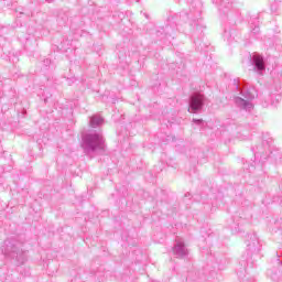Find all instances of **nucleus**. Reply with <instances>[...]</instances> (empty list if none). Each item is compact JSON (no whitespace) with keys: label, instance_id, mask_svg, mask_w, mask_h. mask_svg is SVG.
<instances>
[{"label":"nucleus","instance_id":"obj_1","mask_svg":"<svg viewBox=\"0 0 282 282\" xmlns=\"http://www.w3.org/2000/svg\"><path fill=\"white\" fill-rule=\"evenodd\" d=\"M82 149L85 155H94V153H105L107 144L101 131L89 130L82 134Z\"/></svg>","mask_w":282,"mask_h":282},{"label":"nucleus","instance_id":"obj_2","mask_svg":"<svg viewBox=\"0 0 282 282\" xmlns=\"http://www.w3.org/2000/svg\"><path fill=\"white\" fill-rule=\"evenodd\" d=\"M3 253L15 261V265H23L28 261V251L23 250V242L17 239L4 240Z\"/></svg>","mask_w":282,"mask_h":282},{"label":"nucleus","instance_id":"obj_3","mask_svg":"<svg viewBox=\"0 0 282 282\" xmlns=\"http://www.w3.org/2000/svg\"><path fill=\"white\" fill-rule=\"evenodd\" d=\"M236 89L241 91V95L243 96V98L241 97H235V104L237 107H239V109H243L245 111H250V109H252V102H250V100H254V94H252V91H250L248 88L243 87H239L238 84H236Z\"/></svg>","mask_w":282,"mask_h":282},{"label":"nucleus","instance_id":"obj_4","mask_svg":"<svg viewBox=\"0 0 282 282\" xmlns=\"http://www.w3.org/2000/svg\"><path fill=\"white\" fill-rule=\"evenodd\" d=\"M206 97L202 94H194L189 97V108L188 111L192 113H197V111H202L204 109V101Z\"/></svg>","mask_w":282,"mask_h":282},{"label":"nucleus","instance_id":"obj_5","mask_svg":"<svg viewBox=\"0 0 282 282\" xmlns=\"http://www.w3.org/2000/svg\"><path fill=\"white\" fill-rule=\"evenodd\" d=\"M249 58L253 65V72H257V74L263 76V72H265V61H263V56L254 54L253 56L250 55Z\"/></svg>","mask_w":282,"mask_h":282},{"label":"nucleus","instance_id":"obj_6","mask_svg":"<svg viewBox=\"0 0 282 282\" xmlns=\"http://www.w3.org/2000/svg\"><path fill=\"white\" fill-rule=\"evenodd\" d=\"M173 254H175L176 259H185V257L188 254V248H186V245L182 240H176V243L172 248Z\"/></svg>","mask_w":282,"mask_h":282},{"label":"nucleus","instance_id":"obj_7","mask_svg":"<svg viewBox=\"0 0 282 282\" xmlns=\"http://www.w3.org/2000/svg\"><path fill=\"white\" fill-rule=\"evenodd\" d=\"M249 240L247 241V254H257L259 252V238L254 235L248 236Z\"/></svg>","mask_w":282,"mask_h":282},{"label":"nucleus","instance_id":"obj_8","mask_svg":"<svg viewBox=\"0 0 282 282\" xmlns=\"http://www.w3.org/2000/svg\"><path fill=\"white\" fill-rule=\"evenodd\" d=\"M104 123H105V119H102V117L98 115L90 117L89 127H91L93 129H96L97 127H101V124Z\"/></svg>","mask_w":282,"mask_h":282},{"label":"nucleus","instance_id":"obj_9","mask_svg":"<svg viewBox=\"0 0 282 282\" xmlns=\"http://www.w3.org/2000/svg\"><path fill=\"white\" fill-rule=\"evenodd\" d=\"M193 122H195V124H202L204 122V120H202V119H193Z\"/></svg>","mask_w":282,"mask_h":282},{"label":"nucleus","instance_id":"obj_10","mask_svg":"<svg viewBox=\"0 0 282 282\" xmlns=\"http://www.w3.org/2000/svg\"><path fill=\"white\" fill-rule=\"evenodd\" d=\"M47 3H54L55 0H46Z\"/></svg>","mask_w":282,"mask_h":282},{"label":"nucleus","instance_id":"obj_11","mask_svg":"<svg viewBox=\"0 0 282 282\" xmlns=\"http://www.w3.org/2000/svg\"><path fill=\"white\" fill-rule=\"evenodd\" d=\"M253 32H254V33L259 32V28L253 29Z\"/></svg>","mask_w":282,"mask_h":282},{"label":"nucleus","instance_id":"obj_12","mask_svg":"<svg viewBox=\"0 0 282 282\" xmlns=\"http://www.w3.org/2000/svg\"><path fill=\"white\" fill-rule=\"evenodd\" d=\"M44 63H45L46 65L50 64V59L44 61Z\"/></svg>","mask_w":282,"mask_h":282}]
</instances>
